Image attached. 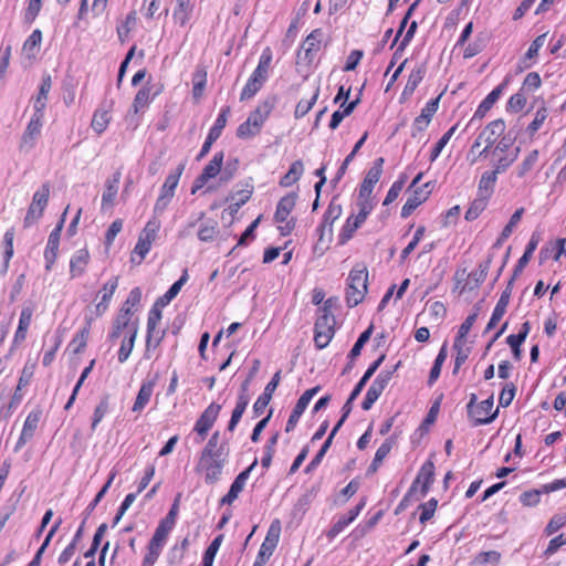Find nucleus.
<instances>
[{"mask_svg":"<svg viewBox=\"0 0 566 566\" xmlns=\"http://www.w3.org/2000/svg\"><path fill=\"white\" fill-rule=\"evenodd\" d=\"M281 381V370H277L270 382L265 386L263 394L256 399L253 405V412L255 416H260L265 410L266 406L270 403L274 391L276 390L279 384Z\"/></svg>","mask_w":566,"mask_h":566,"instance_id":"nucleus-11","label":"nucleus"},{"mask_svg":"<svg viewBox=\"0 0 566 566\" xmlns=\"http://www.w3.org/2000/svg\"><path fill=\"white\" fill-rule=\"evenodd\" d=\"M340 216H342V206L336 202V198H333L324 213L323 222L318 228L319 239H323L326 229H328V232L332 233L333 223Z\"/></svg>","mask_w":566,"mask_h":566,"instance_id":"nucleus-14","label":"nucleus"},{"mask_svg":"<svg viewBox=\"0 0 566 566\" xmlns=\"http://www.w3.org/2000/svg\"><path fill=\"white\" fill-rule=\"evenodd\" d=\"M395 444V440L394 438H388L379 448L378 450L376 451V454H375V458L371 462V464L368 467L367 469V475H371V474H375L382 460L389 454L390 450L392 449Z\"/></svg>","mask_w":566,"mask_h":566,"instance_id":"nucleus-27","label":"nucleus"},{"mask_svg":"<svg viewBox=\"0 0 566 566\" xmlns=\"http://www.w3.org/2000/svg\"><path fill=\"white\" fill-rule=\"evenodd\" d=\"M191 9V0H177V9L174 12L175 20L178 21L180 25H185L190 18Z\"/></svg>","mask_w":566,"mask_h":566,"instance_id":"nucleus-46","label":"nucleus"},{"mask_svg":"<svg viewBox=\"0 0 566 566\" xmlns=\"http://www.w3.org/2000/svg\"><path fill=\"white\" fill-rule=\"evenodd\" d=\"M90 334V325L82 328L71 340L69 347L72 349L74 354L81 353L87 343V337Z\"/></svg>","mask_w":566,"mask_h":566,"instance_id":"nucleus-52","label":"nucleus"},{"mask_svg":"<svg viewBox=\"0 0 566 566\" xmlns=\"http://www.w3.org/2000/svg\"><path fill=\"white\" fill-rule=\"evenodd\" d=\"M120 179V172H115L112 180L107 181L106 190L103 193V206H112L117 193V184Z\"/></svg>","mask_w":566,"mask_h":566,"instance_id":"nucleus-48","label":"nucleus"},{"mask_svg":"<svg viewBox=\"0 0 566 566\" xmlns=\"http://www.w3.org/2000/svg\"><path fill=\"white\" fill-rule=\"evenodd\" d=\"M113 102H111L108 108H99L97 109L92 118L91 127L97 133L102 134L108 126L111 120V108H112Z\"/></svg>","mask_w":566,"mask_h":566,"instance_id":"nucleus-30","label":"nucleus"},{"mask_svg":"<svg viewBox=\"0 0 566 566\" xmlns=\"http://www.w3.org/2000/svg\"><path fill=\"white\" fill-rule=\"evenodd\" d=\"M406 180H407V176L401 175L400 178L392 184V186L388 190L387 196L384 200V206H387V205L394 202L398 198L399 193L401 192V190L405 186Z\"/></svg>","mask_w":566,"mask_h":566,"instance_id":"nucleus-57","label":"nucleus"},{"mask_svg":"<svg viewBox=\"0 0 566 566\" xmlns=\"http://www.w3.org/2000/svg\"><path fill=\"white\" fill-rule=\"evenodd\" d=\"M368 271L366 266H355L348 275L346 302L349 307L363 302L367 293Z\"/></svg>","mask_w":566,"mask_h":566,"instance_id":"nucleus-2","label":"nucleus"},{"mask_svg":"<svg viewBox=\"0 0 566 566\" xmlns=\"http://www.w3.org/2000/svg\"><path fill=\"white\" fill-rule=\"evenodd\" d=\"M35 373V361L28 360L19 378L15 391L9 403V408H15L23 399L27 388L32 384Z\"/></svg>","mask_w":566,"mask_h":566,"instance_id":"nucleus-6","label":"nucleus"},{"mask_svg":"<svg viewBox=\"0 0 566 566\" xmlns=\"http://www.w3.org/2000/svg\"><path fill=\"white\" fill-rule=\"evenodd\" d=\"M184 169H185V164H179L178 167L167 176V178L161 187L163 195L174 197L175 189L178 185L179 178H180Z\"/></svg>","mask_w":566,"mask_h":566,"instance_id":"nucleus-37","label":"nucleus"},{"mask_svg":"<svg viewBox=\"0 0 566 566\" xmlns=\"http://www.w3.org/2000/svg\"><path fill=\"white\" fill-rule=\"evenodd\" d=\"M322 314L315 322V331L335 333V316L328 312V305L321 308Z\"/></svg>","mask_w":566,"mask_h":566,"instance_id":"nucleus-29","label":"nucleus"},{"mask_svg":"<svg viewBox=\"0 0 566 566\" xmlns=\"http://www.w3.org/2000/svg\"><path fill=\"white\" fill-rule=\"evenodd\" d=\"M207 72L203 67H198L192 75V94L195 99H199L202 96L203 88L206 86Z\"/></svg>","mask_w":566,"mask_h":566,"instance_id":"nucleus-45","label":"nucleus"},{"mask_svg":"<svg viewBox=\"0 0 566 566\" xmlns=\"http://www.w3.org/2000/svg\"><path fill=\"white\" fill-rule=\"evenodd\" d=\"M321 387L316 386L314 388H311L303 392V395L298 398L296 401V405L294 406L289 420L286 422L285 431L291 432L294 430L295 426L297 424L301 416L303 415L304 410L308 406L312 398L319 391Z\"/></svg>","mask_w":566,"mask_h":566,"instance_id":"nucleus-7","label":"nucleus"},{"mask_svg":"<svg viewBox=\"0 0 566 566\" xmlns=\"http://www.w3.org/2000/svg\"><path fill=\"white\" fill-rule=\"evenodd\" d=\"M504 130L505 123L501 118L495 119L486 125L471 146L469 151V156H473L471 164L476 163L479 157H485L490 147L496 142V138L504 133Z\"/></svg>","mask_w":566,"mask_h":566,"instance_id":"nucleus-1","label":"nucleus"},{"mask_svg":"<svg viewBox=\"0 0 566 566\" xmlns=\"http://www.w3.org/2000/svg\"><path fill=\"white\" fill-rule=\"evenodd\" d=\"M513 284H514L513 280H510L505 290L502 292L500 300L497 301L495 308L492 313V316L485 327V331H484L485 333H489L490 331H492L496 326V324L501 321L503 315L505 314L506 307L510 303Z\"/></svg>","mask_w":566,"mask_h":566,"instance_id":"nucleus-9","label":"nucleus"},{"mask_svg":"<svg viewBox=\"0 0 566 566\" xmlns=\"http://www.w3.org/2000/svg\"><path fill=\"white\" fill-rule=\"evenodd\" d=\"M318 94L319 87H316L313 96L308 101H300L295 107L294 116L296 118H302L303 116H305L312 109L313 105L316 103Z\"/></svg>","mask_w":566,"mask_h":566,"instance_id":"nucleus-55","label":"nucleus"},{"mask_svg":"<svg viewBox=\"0 0 566 566\" xmlns=\"http://www.w3.org/2000/svg\"><path fill=\"white\" fill-rule=\"evenodd\" d=\"M137 21L136 12L132 11L127 14L125 21L120 27L117 28L118 38L122 42L128 36L130 30L135 27Z\"/></svg>","mask_w":566,"mask_h":566,"instance_id":"nucleus-58","label":"nucleus"},{"mask_svg":"<svg viewBox=\"0 0 566 566\" xmlns=\"http://www.w3.org/2000/svg\"><path fill=\"white\" fill-rule=\"evenodd\" d=\"M281 523L279 520H274L268 530L264 542L261 545L258 557L253 566H263L265 562L273 554L280 538Z\"/></svg>","mask_w":566,"mask_h":566,"instance_id":"nucleus-4","label":"nucleus"},{"mask_svg":"<svg viewBox=\"0 0 566 566\" xmlns=\"http://www.w3.org/2000/svg\"><path fill=\"white\" fill-rule=\"evenodd\" d=\"M384 163L385 160L382 157H379L374 161L373 167L367 171V175L360 185L359 198L370 197L374 186L379 181L382 174Z\"/></svg>","mask_w":566,"mask_h":566,"instance_id":"nucleus-8","label":"nucleus"},{"mask_svg":"<svg viewBox=\"0 0 566 566\" xmlns=\"http://www.w3.org/2000/svg\"><path fill=\"white\" fill-rule=\"evenodd\" d=\"M224 154L223 151H218L213 155L212 159L209 164L203 168L201 175L202 179H212L221 172L222 164H223Z\"/></svg>","mask_w":566,"mask_h":566,"instance_id":"nucleus-33","label":"nucleus"},{"mask_svg":"<svg viewBox=\"0 0 566 566\" xmlns=\"http://www.w3.org/2000/svg\"><path fill=\"white\" fill-rule=\"evenodd\" d=\"M438 501L436 499H430L428 502L419 505V510H421V514L419 521L421 524H426L429 520L432 518L434 512L437 510Z\"/></svg>","mask_w":566,"mask_h":566,"instance_id":"nucleus-56","label":"nucleus"},{"mask_svg":"<svg viewBox=\"0 0 566 566\" xmlns=\"http://www.w3.org/2000/svg\"><path fill=\"white\" fill-rule=\"evenodd\" d=\"M243 488H244V484L235 479L233 481V483L231 484L229 492L221 499L220 504L221 505L232 504L238 499V496L242 492Z\"/></svg>","mask_w":566,"mask_h":566,"instance_id":"nucleus-59","label":"nucleus"},{"mask_svg":"<svg viewBox=\"0 0 566 566\" xmlns=\"http://www.w3.org/2000/svg\"><path fill=\"white\" fill-rule=\"evenodd\" d=\"M13 239H14V230L9 229L6 231L3 235V265L0 270L1 273H6L9 266V262L13 255Z\"/></svg>","mask_w":566,"mask_h":566,"instance_id":"nucleus-40","label":"nucleus"},{"mask_svg":"<svg viewBox=\"0 0 566 566\" xmlns=\"http://www.w3.org/2000/svg\"><path fill=\"white\" fill-rule=\"evenodd\" d=\"M88 258L90 255L87 250L82 249L76 252V254L72 258L70 263V271L72 276L81 275L84 272L85 266L88 262Z\"/></svg>","mask_w":566,"mask_h":566,"instance_id":"nucleus-41","label":"nucleus"},{"mask_svg":"<svg viewBox=\"0 0 566 566\" xmlns=\"http://www.w3.org/2000/svg\"><path fill=\"white\" fill-rule=\"evenodd\" d=\"M187 280H188V273H187V271H184L180 279L178 281H176L170 286V289L156 301L157 305L166 306L167 304H169L177 296V294L179 293V291L181 290L184 284L187 282Z\"/></svg>","mask_w":566,"mask_h":566,"instance_id":"nucleus-35","label":"nucleus"},{"mask_svg":"<svg viewBox=\"0 0 566 566\" xmlns=\"http://www.w3.org/2000/svg\"><path fill=\"white\" fill-rule=\"evenodd\" d=\"M541 84H542V81H541L539 74L536 72H531L524 78L521 91L532 92V91L537 90L541 86Z\"/></svg>","mask_w":566,"mask_h":566,"instance_id":"nucleus-64","label":"nucleus"},{"mask_svg":"<svg viewBox=\"0 0 566 566\" xmlns=\"http://www.w3.org/2000/svg\"><path fill=\"white\" fill-rule=\"evenodd\" d=\"M434 481V464L432 461H427L421 467L416 480L412 483V486L410 489V492H412L416 489V485L418 483H422L421 485V493L422 495H426L430 489V485Z\"/></svg>","mask_w":566,"mask_h":566,"instance_id":"nucleus-13","label":"nucleus"},{"mask_svg":"<svg viewBox=\"0 0 566 566\" xmlns=\"http://www.w3.org/2000/svg\"><path fill=\"white\" fill-rule=\"evenodd\" d=\"M160 307H161L160 305H157V303H155V305L153 306V308L149 311V314H148L147 336H146V354L150 349V346H151V343L154 339V332L161 319Z\"/></svg>","mask_w":566,"mask_h":566,"instance_id":"nucleus-25","label":"nucleus"},{"mask_svg":"<svg viewBox=\"0 0 566 566\" xmlns=\"http://www.w3.org/2000/svg\"><path fill=\"white\" fill-rule=\"evenodd\" d=\"M130 316H132V311H130V307H123L116 319L114 321V324H113V331L112 333L109 334V338L112 340L118 338L122 334V331L124 328H126L128 331V336L130 335V327H132V324L130 323Z\"/></svg>","mask_w":566,"mask_h":566,"instance_id":"nucleus-18","label":"nucleus"},{"mask_svg":"<svg viewBox=\"0 0 566 566\" xmlns=\"http://www.w3.org/2000/svg\"><path fill=\"white\" fill-rule=\"evenodd\" d=\"M163 547V544L150 541L147 546V554L143 559L142 566H154L161 553Z\"/></svg>","mask_w":566,"mask_h":566,"instance_id":"nucleus-54","label":"nucleus"},{"mask_svg":"<svg viewBox=\"0 0 566 566\" xmlns=\"http://www.w3.org/2000/svg\"><path fill=\"white\" fill-rule=\"evenodd\" d=\"M227 457H200L198 470L205 472L208 484L216 483L222 473Z\"/></svg>","mask_w":566,"mask_h":566,"instance_id":"nucleus-5","label":"nucleus"},{"mask_svg":"<svg viewBox=\"0 0 566 566\" xmlns=\"http://www.w3.org/2000/svg\"><path fill=\"white\" fill-rule=\"evenodd\" d=\"M262 86L263 83L250 77L241 92L240 99L245 101L252 98L261 90Z\"/></svg>","mask_w":566,"mask_h":566,"instance_id":"nucleus-60","label":"nucleus"},{"mask_svg":"<svg viewBox=\"0 0 566 566\" xmlns=\"http://www.w3.org/2000/svg\"><path fill=\"white\" fill-rule=\"evenodd\" d=\"M429 124H430L429 119L423 118L420 115L417 116L412 124L411 137L422 140V138L424 136V130L427 129Z\"/></svg>","mask_w":566,"mask_h":566,"instance_id":"nucleus-62","label":"nucleus"},{"mask_svg":"<svg viewBox=\"0 0 566 566\" xmlns=\"http://www.w3.org/2000/svg\"><path fill=\"white\" fill-rule=\"evenodd\" d=\"M464 340L455 339L453 344V348L457 352L453 374H457L459 368L465 363L469 357L470 348L464 346Z\"/></svg>","mask_w":566,"mask_h":566,"instance_id":"nucleus-50","label":"nucleus"},{"mask_svg":"<svg viewBox=\"0 0 566 566\" xmlns=\"http://www.w3.org/2000/svg\"><path fill=\"white\" fill-rule=\"evenodd\" d=\"M359 216H350L344 224L339 234V243H346L354 234V232L365 222L359 221Z\"/></svg>","mask_w":566,"mask_h":566,"instance_id":"nucleus-43","label":"nucleus"},{"mask_svg":"<svg viewBox=\"0 0 566 566\" xmlns=\"http://www.w3.org/2000/svg\"><path fill=\"white\" fill-rule=\"evenodd\" d=\"M488 196L479 195L470 205L469 209L465 211V220L473 221L479 218V216L485 210L488 206Z\"/></svg>","mask_w":566,"mask_h":566,"instance_id":"nucleus-39","label":"nucleus"},{"mask_svg":"<svg viewBox=\"0 0 566 566\" xmlns=\"http://www.w3.org/2000/svg\"><path fill=\"white\" fill-rule=\"evenodd\" d=\"M221 406L218 403H211L199 417L196 422L195 430L202 438L208 433L210 428L213 426L214 421L218 418Z\"/></svg>","mask_w":566,"mask_h":566,"instance_id":"nucleus-12","label":"nucleus"},{"mask_svg":"<svg viewBox=\"0 0 566 566\" xmlns=\"http://www.w3.org/2000/svg\"><path fill=\"white\" fill-rule=\"evenodd\" d=\"M297 195L295 192H291L283 198L277 203L276 211L274 214V220L279 223H284L287 220L290 212L294 209L296 203Z\"/></svg>","mask_w":566,"mask_h":566,"instance_id":"nucleus-19","label":"nucleus"},{"mask_svg":"<svg viewBox=\"0 0 566 566\" xmlns=\"http://www.w3.org/2000/svg\"><path fill=\"white\" fill-rule=\"evenodd\" d=\"M323 33L319 29L312 31L305 39L302 49L305 52L306 57L311 61L313 53H316L321 48Z\"/></svg>","mask_w":566,"mask_h":566,"instance_id":"nucleus-32","label":"nucleus"},{"mask_svg":"<svg viewBox=\"0 0 566 566\" xmlns=\"http://www.w3.org/2000/svg\"><path fill=\"white\" fill-rule=\"evenodd\" d=\"M304 171V165L301 160H295L291 166L289 171L281 178L280 186L290 187L295 184Z\"/></svg>","mask_w":566,"mask_h":566,"instance_id":"nucleus-36","label":"nucleus"},{"mask_svg":"<svg viewBox=\"0 0 566 566\" xmlns=\"http://www.w3.org/2000/svg\"><path fill=\"white\" fill-rule=\"evenodd\" d=\"M220 434L216 431L209 439L205 449L201 452V457H227L228 451L226 450L227 442H222L219 446Z\"/></svg>","mask_w":566,"mask_h":566,"instance_id":"nucleus-26","label":"nucleus"},{"mask_svg":"<svg viewBox=\"0 0 566 566\" xmlns=\"http://www.w3.org/2000/svg\"><path fill=\"white\" fill-rule=\"evenodd\" d=\"M539 241H541V234L537 233V232H534L532 234L531 239H530V242L526 245V249H525L523 255L520 258V260L517 261V264L515 265V269L513 271V275L511 277V280H513V282L522 273L524 268L530 262V260H531V258L533 255V252L536 250Z\"/></svg>","mask_w":566,"mask_h":566,"instance_id":"nucleus-15","label":"nucleus"},{"mask_svg":"<svg viewBox=\"0 0 566 566\" xmlns=\"http://www.w3.org/2000/svg\"><path fill=\"white\" fill-rule=\"evenodd\" d=\"M249 403L248 395H240L235 408L232 411L231 419L228 424V430L233 431L238 422L240 421L245 408Z\"/></svg>","mask_w":566,"mask_h":566,"instance_id":"nucleus-44","label":"nucleus"},{"mask_svg":"<svg viewBox=\"0 0 566 566\" xmlns=\"http://www.w3.org/2000/svg\"><path fill=\"white\" fill-rule=\"evenodd\" d=\"M156 381L155 380H148L144 381L140 386V389L137 394L135 403L133 406V411L139 412L144 409V407L148 403Z\"/></svg>","mask_w":566,"mask_h":566,"instance_id":"nucleus-28","label":"nucleus"},{"mask_svg":"<svg viewBox=\"0 0 566 566\" xmlns=\"http://www.w3.org/2000/svg\"><path fill=\"white\" fill-rule=\"evenodd\" d=\"M32 315H33V310L31 307H24L22 310L20 319H19V325H18V328H17L14 337H13L11 352L13 350V348L18 347L25 339L28 328L32 321Z\"/></svg>","mask_w":566,"mask_h":566,"instance_id":"nucleus-17","label":"nucleus"},{"mask_svg":"<svg viewBox=\"0 0 566 566\" xmlns=\"http://www.w3.org/2000/svg\"><path fill=\"white\" fill-rule=\"evenodd\" d=\"M35 434V412L30 411L28 415L21 434L15 443L14 451L18 452L28 441L32 440Z\"/></svg>","mask_w":566,"mask_h":566,"instance_id":"nucleus-24","label":"nucleus"},{"mask_svg":"<svg viewBox=\"0 0 566 566\" xmlns=\"http://www.w3.org/2000/svg\"><path fill=\"white\" fill-rule=\"evenodd\" d=\"M373 331H374V325H369V327L364 331L357 342L355 343V345L353 346L352 350L349 352L348 354V358L352 359V360H355L359 355H360V352L364 347V345L369 340L371 334H373Z\"/></svg>","mask_w":566,"mask_h":566,"instance_id":"nucleus-49","label":"nucleus"},{"mask_svg":"<svg viewBox=\"0 0 566 566\" xmlns=\"http://www.w3.org/2000/svg\"><path fill=\"white\" fill-rule=\"evenodd\" d=\"M258 124H253L250 117L247 118L237 129V137L241 139H248L256 136L260 133Z\"/></svg>","mask_w":566,"mask_h":566,"instance_id":"nucleus-51","label":"nucleus"},{"mask_svg":"<svg viewBox=\"0 0 566 566\" xmlns=\"http://www.w3.org/2000/svg\"><path fill=\"white\" fill-rule=\"evenodd\" d=\"M496 179L497 174L494 170L483 172L479 182V195H484L490 198L493 193Z\"/></svg>","mask_w":566,"mask_h":566,"instance_id":"nucleus-42","label":"nucleus"},{"mask_svg":"<svg viewBox=\"0 0 566 566\" xmlns=\"http://www.w3.org/2000/svg\"><path fill=\"white\" fill-rule=\"evenodd\" d=\"M365 506V501L361 500L355 507L348 511L347 515L342 516L327 532L328 538L337 536L348 524H350L360 513Z\"/></svg>","mask_w":566,"mask_h":566,"instance_id":"nucleus-16","label":"nucleus"},{"mask_svg":"<svg viewBox=\"0 0 566 566\" xmlns=\"http://www.w3.org/2000/svg\"><path fill=\"white\" fill-rule=\"evenodd\" d=\"M429 192L423 191L422 187L413 189V193L407 199L401 209V217L408 218L421 203L428 199Z\"/></svg>","mask_w":566,"mask_h":566,"instance_id":"nucleus-20","label":"nucleus"},{"mask_svg":"<svg viewBox=\"0 0 566 566\" xmlns=\"http://www.w3.org/2000/svg\"><path fill=\"white\" fill-rule=\"evenodd\" d=\"M159 229L160 221L156 218H153L146 223L145 228L142 230L138 238V242L133 252V254H137L139 256V260L136 262L137 264H140L142 261L147 255V253L149 252L153 242L156 240L158 235ZM130 261L135 262L134 255H132Z\"/></svg>","mask_w":566,"mask_h":566,"instance_id":"nucleus-3","label":"nucleus"},{"mask_svg":"<svg viewBox=\"0 0 566 566\" xmlns=\"http://www.w3.org/2000/svg\"><path fill=\"white\" fill-rule=\"evenodd\" d=\"M515 391L516 387L513 382L505 384L499 397L500 406L509 407L514 399Z\"/></svg>","mask_w":566,"mask_h":566,"instance_id":"nucleus-63","label":"nucleus"},{"mask_svg":"<svg viewBox=\"0 0 566 566\" xmlns=\"http://www.w3.org/2000/svg\"><path fill=\"white\" fill-rule=\"evenodd\" d=\"M35 59V30L28 36L20 53V63L23 69H31Z\"/></svg>","mask_w":566,"mask_h":566,"instance_id":"nucleus-21","label":"nucleus"},{"mask_svg":"<svg viewBox=\"0 0 566 566\" xmlns=\"http://www.w3.org/2000/svg\"><path fill=\"white\" fill-rule=\"evenodd\" d=\"M506 85V82L501 83L499 86H496L479 105L478 109L474 113L473 118L482 119L486 113L492 108V106L496 103V101L500 98L504 86Z\"/></svg>","mask_w":566,"mask_h":566,"instance_id":"nucleus-22","label":"nucleus"},{"mask_svg":"<svg viewBox=\"0 0 566 566\" xmlns=\"http://www.w3.org/2000/svg\"><path fill=\"white\" fill-rule=\"evenodd\" d=\"M158 93H159V90H156L153 93V96L150 97V94H151L150 86H145V87L140 88L137 92V94L134 98L133 105H132L134 114H137L140 109L145 108L149 104L151 98H154Z\"/></svg>","mask_w":566,"mask_h":566,"instance_id":"nucleus-34","label":"nucleus"},{"mask_svg":"<svg viewBox=\"0 0 566 566\" xmlns=\"http://www.w3.org/2000/svg\"><path fill=\"white\" fill-rule=\"evenodd\" d=\"M424 74L426 67L423 65H420L411 71L402 91L401 99L406 101L413 94L419 83L423 80Z\"/></svg>","mask_w":566,"mask_h":566,"instance_id":"nucleus-23","label":"nucleus"},{"mask_svg":"<svg viewBox=\"0 0 566 566\" xmlns=\"http://www.w3.org/2000/svg\"><path fill=\"white\" fill-rule=\"evenodd\" d=\"M34 135H35V113L30 117V120L27 126V130L21 140V149L24 151H30L34 146Z\"/></svg>","mask_w":566,"mask_h":566,"instance_id":"nucleus-47","label":"nucleus"},{"mask_svg":"<svg viewBox=\"0 0 566 566\" xmlns=\"http://www.w3.org/2000/svg\"><path fill=\"white\" fill-rule=\"evenodd\" d=\"M118 285V276L113 277L109 282H107L103 290L101 291L103 293L101 302L96 305V314L102 315L108 307V302L112 298L115 290Z\"/></svg>","mask_w":566,"mask_h":566,"instance_id":"nucleus-31","label":"nucleus"},{"mask_svg":"<svg viewBox=\"0 0 566 566\" xmlns=\"http://www.w3.org/2000/svg\"><path fill=\"white\" fill-rule=\"evenodd\" d=\"M492 409L493 396H490L476 406L472 411V416L469 417L473 420L474 426L486 424L492 422L497 416L499 410L496 409L492 412Z\"/></svg>","mask_w":566,"mask_h":566,"instance_id":"nucleus-10","label":"nucleus"},{"mask_svg":"<svg viewBox=\"0 0 566 566\" xmlns=\"http://www.w3.org/2000/svg\"><path fill=\"white\" fill-rule=\"evenodd\" d=\"M400 366V361L394 367L392 370H382L374 380L371 384V388L376 389L378 392L382 394L385 388L390 382L394 373L397 370V368Z\"/></svg>","mask_w":566,"mask_h":566,"instance_id":"nucleus-53","label":"nucleus"},{"mask_svg":"<svg viewBox=\"0 0 566 566\" xmlns=\"http://www.w3.org/2000/svg\"><path fill=\"white\" fill-rule=\"evenodd\" d=\"M526 96L524 95V91H518L516 94L512 95L507 102V111L520 112L526 105Z\"/></svg>","mask_w":566,"mask_h":566,"instance_id":"nucleus-61","label":"nucleus"},{"mask_svg":"<svg viewBox=\"0 0 566 566\" xmlns=\"http://www.w3.org/2000/svg\"><path fill=\"white\" fill-rule=\"evenodd\" d=\"M136 336H137V324L133 323L132 327H130V335L123 339L120 348L118 350V360L120 363L126 361L127 358L129 357V355L134 348Z\"/></svg>","mask_w":566,"mask_h":566,"instance_id":"nucleus-38","label":"nucleus"}]
</instances>
